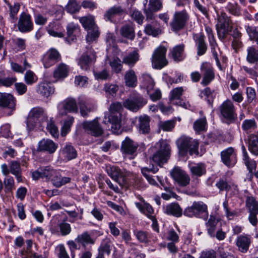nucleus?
Returning <instances> with one entry per match:
<instances>
[{
    "mask_svg": "<svg viewBox=\"0 0 258 258\" xmlns=\"http://www.w3.org/2000/svg\"><path fill=\"white\" fill-rule=\"evenodd\" d=\"M252 242V237L247 234H242L237 237L235 241V245L239 251L242 253H246Z\"/></svg>",
    "mask_w": 258,
    "mask_h": 258,
    "instance_id": "obj_17",
    "label": "nucleus"
},
{
    "mask_svg": "<svg viewBox=\"0 0 258 258\" xmlns=\"http://www.w3.org/2000/svg\"><path fill=\"white\" fill-rule=\"evenodd\" d=\"M207 122L206 117H203L195 121L194 123V128L197 132L206 131Z\"/></svg>",
    "mask_w": 258,
    "mask_h": 258,
    "instance_id": "obj_53",
    "label": "nucleus"
},
{
    "mask_svg": "<svg viewBox=\"0 0 258 258\" xmlns=\"http://www.w3.org/2000/svg\"><path fill=\"white\" fill-rule=\"evenodd\" d=\"M37 92L42 96L48 97V82L47 81L42 82L38 84Z\"/></svg>",
    "mask_w": 258,
    "mask_h": 258,
    "instance_id": "obj_64",
    "label": "nucleus"
},
{
    "mask_svg": "<svg viewBox=\"0 0 258 258\" xmlns=\"http://www.w3.org/2000/svg\"><path fill=\"white\" fill-rule=\"evenodd\" d=\"M80 6L76 0H69L66 6V11L71 14H74L79 12L81 9Z\"/></svg>",
    "mask_w": 258,
    "mask_h": 258,
    "instance_id": "obj_51",
    "label": "nucleus"
},
{
    "mask_svg": "<svg viewBox=\"0 0 258 258\" xmlns=\"http://www.w3.org/2000/svg\"><path fill=\"white\" fill-rule=\"evenodd\" d=\"M26 124L29 131H32L36 128L42 130L45 126L48 131V122L46 109L39 106L32 108L28 115Z\"/></svg>",
    "mask_w": 258,
    "mask_h": 258,
    "instance_id": "obj_1",
    "label": "nucleus"
},
{
    "mask_svg": "<svg viewBox=\"0 0 258 258\" xmlns=\"http://www.w3.org/2000/svg\"><path fill=\"white\" fill-rule=\"evenodd\" d=\"M140 55L137 50L130 52L122 58V63L130 67H134L139 61Z\"/></svg>",
    "mask_w": 258,
    "mask_h": 258,
    "instance_id": "obj_31",
    "label": "nucleus"
},
{
    "mask_svg": "<svg viewBox=\"0 0 258 258\" xmlns=\"http://www.w3.org/2000/svg\"><path fill=\"white\" fill-rule=\"evenodd\" d=\"M225 10L229 13L236 17H239L241 15V7L237 3H228L225 7Z\"/></svg>",
    "mask_w": 258,
    "mask_h": 258,
    "instance_id": "obj_47",
    "label": "nucleus"
},
{
    "mask_svg": "<svg viewBox=\"0 0 258 258\" xmlns=\"http://www.w3.org/2000/svg\"><path fill=\"white\" fill-rule=\"evenodd\" d=\"M24 79L25 82L28 85H32L38 81V77L36 75L30 70L26 71Z\"/></svg>",
    "mask_w": 258,
    "mask_h": 258,
    "instance_id": "obj_57",
    "label": "nucleus"
},
{
    "mask_svg": "<svg viewBox=\"0 0 258 258\" xmlns=\"http://www.w3.org/2000/svg\"><path fill=\"white\" fill-rule=\"evenodd\" d=\"M147 103V100L143 97L138 95L126 99L123 102V106L133 112H137Z\"/></svg>",
    "mask_w": 258,
    "mask_h": 258,
    "instance_id": "obj_14",
    "label": "nucleus"
},
{
    "mask_svg": "<svg viewBox=\"0 0 258 258\" xmlns=\"http://www.w3.org/2000/svg\"><path fill=\"white\" fill-rule=\"evenodd\" d=\"M219 220L213 215H210L208 221L206 223V226L208 234L211 237H215V232L216 230V226L218 224Z\"/></svg>",
    "mask_w": 258,
    "mask_h": 258,
    "instance_id": "obj_35",
    "label": "nucleus"
},
{
    "mask_svg": "<svg viewBox=\"0 0 258 258\" xmlns=\"http://www.w3.org/2000/svg\"><path fill=\"white\" fill-rule=\"evenodd\" d=\"M18 30L22 33L30 32L33 29V24L30 15L25 12L22 13L18 22Z\"/></svg>",
    "mask_w": 258,
    "mask_h": 258,
    "instance_id": "obj_16",
    "label": "nucleus"
},
{
    "mask_svg": "<svg viewBox=\"0 0 258 258\" xmlns=\"http://www.w3.org/2000/svg\"><path fill=\"white\" fill-rule=\"evenodd\" d=\"M183 214L190 218L195 217L207 220L209 215L208 207L202 201H195L184 209Z\"/></svg>",
    "mask_w": 258,
    "mask_h": 258,
    "instance_id": "obj_6",
    "label": "nucleus"
},
{
    "mask_svg": "<svg viewBox=\"0 0 258 258\" xmlns=\"http://www.w3.org/2000/svg\"><path fill=\"white\" fill-rule=\"evenodd\" d=\"M222 162L227 166H233L237 161L236 154L232 147H229L221 152Z\"/></svg>",
    "mask_w": 258,
    "mask_h": 258,
    "instance_id": "obj_20",
    "label": "nucleus"
},
{
    "mask_svg": "<svg viewBox=\"0 0 258 258\" xmlns=\"http://www.w3.org/2000/svg\"><path fill=\"white\" fill-rule=\"evenodd\" d=\"M158 171V168L153 166L152 168H148L147 167H144L141 169V172L143 176L146 178L148 182L152 185L158 186L157 182L153 178V176L149 175V172H152L153 173H156Z\"/></svg>",
    "mask_w": 258,
    "mask_h": 258,
    "instance_id": "obj_38",
    "label": "nucleus"
},
{
    "mask_svg": "<svg viewBox=\"0 0 258 258\" xmlns=\"http://www.w3.org/2000/svg\"><path fill=\"white\" fill-rule=\"evenodd\" d=\"M175 122L173 119L161 121L159 124V128L164 132H170L174 128Z\"/></svg>",
    "mask_w": 258,
    "mask_h": 258,
    "instance_id": "obj_59",
    "label": "nucleus"
},
{
    "mask_svg": "<svg viewBox=\"0 0 258 258\" xmlns=\"http://www.w3.org/2000/svg\"><path fill=\"white\" fill-rule=\"evenodd\" d=\"M33 242L31 239H28L26 241V246L20 250L19 252L22 258H46L44 257L42 255H39L34 252L32 250Z\"/></svg>",
    "mask_w": 258,
    "mask_h": 258,
    "instance_id": "obj_21",
    "label": "nucleus"
},
{
    "mask_svg": "<svg viewBox=\"0 0 258 258\" xmlns=\"http://www.w3.org/2000/svg\"><path fill=\"white\" fill-rule=\"evenodd\" d=\"M257 127V123L254 118L245 119L241 124L242 130L247 134L254 132Z\"/></svg>",
    "mask_w": 258,
    "mask_h": 258,
    "instance_id": "obj_40",
    "label": "nucleus"
},
{
    "mask_svg": "<svg viewBox=\"0 0 258 258\" xmlns=\"http://www.w3.org/2000/svg\"><path fill=\"white\" fill-rule=\"evenodd\" d=\"M82 126L87 134L92 136L98 137L103 134V129L97 119L92 121H85L83 122Z\"/></svg>",
    "mask_w": 258,
    "mask_h": 258,
    "instance_id": "obj_13",
    "label": "nucleus"
},
{
    "mask_svg": "<svg viewBox=\"0 0 258 258\" xmlns=\"http://www.w3.org/2000/svg\"><path fill=\"white\" fill-rule=\"evenodd\" d=\"M109 60V63L111 67L112 70L116 73H119L121 72L122 68V61L118 57L114 58L112 60H109L108 57L106 61Z\"/></svg>",
    "mask_w": 258,
    "mask_h": 258,
    "instance_id": "obj_56",
    "label": "nucleus"
},
{
    "mask_svg": "<svg viewBox=\"0 0 258 258\" xmlns=\"http://www.w3.org/2000/svg\"><path fill=\"white\" fill-rule=\"evenodd\" d=\"M62 154L68 160L74 159L77 157V152L74 147L70 144L67 143L62 149Z\"/></svg>",
    "mask_w": 258,
    "mask_h": 258,
    "instance_id": "obj_33",
    "label": "nucleus"
},
{
    "mask_svg": "<svg viewBox=\"0 0 258 258\" xmlns=\"http://www.w3.org/2000/svg\"><path fill=\"white\" fill-rule=\"evenodd\" d=\"M79 21L86 30L97 27L95 22V18L91 15L80 17Z\"/></svg>",
    "mask_w": 258,
    "mask_h": 258,
    "instance_id": "obj_36",
    "label": "nucleus"
},
{
    "mask_svg": "<svg viewBox=\"0 0 258 258\" xmlns=\"http://www.w3.org/2000/svg\"><path fill=\"white\" fill-rule=\"evenodd\" d=\"M151 150L153 153L152 160L160 167L169 159L171 148L166 140H160L155 144Z\"/></svg>",
    "mask_w": 258,
    "mask_h": 258,
    "instance_id": "obj_2",
    "label": "nucleus"
},
{
    "mask_svg": "<svg viewBox=\"0 0 258 258\" xmlns=\"http://www.w3.org/2000/svg\"><path fill=\"white\" fill-rule=\"evenodd\" d=\"M125 12V9L120 6H114L106 11L104 15L105 21L112 22V19L117 16H121Z\"/></svg>",
    "mask_w": 258,
    "mask_h": 258,
    "instance_id": "obj_26",
    "label": "nucleus"
},
{
    "mask_svg": "<svg viewBox=\"0 0 258 258\" xmlns=\"http://www.w3.org/2000/svg\"><path fill=\"white\" fill-rule=\"evenodd\" d=\"M3 188L5 194L12 193L15 189V182L14 178L12 176H7L4 178Z\"/></svg>",
    "mask_w": 258,
    "mask_h": 258,
    "instance_id": "obj_41",
    "label": "nucleus"
},
{
    "mask_svg": "<svg viewBox=\"0 0 258 258\" xmlns=\"http://www.w3.org/2000/svg\"><path fill=\"white\" fill-rule=\"evenodd\" d=\"M245 30L251 41L255 42L258 45V30L255 26H245Z\"/></svg>",
    "mask_w": 258,
    "mask_h": 258,
    "instance_id": "obj_50",
    "label": "nucleus"
},
{
    "mask_svg": "<svg viewBox=\"0 0 258 258\" xmlns=\"http://www.w3.org/2000/svg\"><path fill=\"white\" fill-rule=\"evenodd\" d=\"M16 102V99L13 95L0 92V107L14 109Z\"/></svg>",
    "mask_w": 258,
    "mask_h": 258,
    "instance_id": "obj_23",
    "label": "nucleus"
},
{
    "mask_svg": "<svg viewBox=\"0 0 258 258\" xmlns=\"http://www.w3.org/2000/svg\"><path fill=\"white\" fill-rule=\"evenodd\" d=\"M174 180L181 186H185L189 183L190 177L186 172L178 167L174 168L171 172Z\"/></svg>",
    "mask_w": 258,
    "mask_h": 258,
    "instance_id": "obj_19",
    "label": "nucleus"
},
{
    "mask_svg": "<svg viewBox=\"0 0 258 258\" xmlns=\"http://www.w3.org/2000/svg\"><path fill=\"white\" fill-rule=\"evenodd\" d=\"M75 240L84 247L88 244L92 245L94 244L95 243V239L92 237L91 235L87 231L84 232L81 234H79L76 238Z\"/></svg>",
    "mask_w": 258,
    "mask_h": 258,
    "instance_id": "obj_32",
    "label": "nucleus"
},
{
    "mask_svg": "<svg viewBox=\"0 0 258 258\" xmlns=\"http://www.w3.org/2000/svg\"><path fill=\"white\" fill-rule=\"evenodd\" d=\"M78 104L80 106L81 114L84 117L88 116L89 113L94 109L93 106L87 104L83 99H80Z\"/></svg>",
    "mask_w": 258,
    "mask_h": 258,
    "instance_id": "obj_45",
    "label": "nucleus"
},
{
    "mask_svg": "<svg viewBox=\"0 0 258 258\" xmlns=\"http://www.w3.org/2000/svg\"><path fill=\"white\" fill-rule=\"evenodd\" d=\"M142 83L145 87L146 88L148 93H149V91L152 90L155 85V83L154 80L150 76V75L144 74L142 75Z\"/></svg>",
    "mask_w": 258,
    "mask_h": 258,
    "instance_id": "obj_54",
    "label": "nucleus"
},
{
    "mask_svg": "<svg viewBox=\"0 0 258 258\" xmlns=\"http://www.w3.org/2000/svg\"><path fill=\"white\" fill-rule=\"evenodd\" d=\"M184 49L185 45L184 44L177 45L170 50L169 56L176 62L181 61L186 57Z\"/></svg>",
    "mask_w": 258,
    "mask_h": 258,
    "instance_id": "obj_22",
    "label": "nucleus"
},
{
    "mask_svg": "<svg viewBox=\"0 0 258 258\" xmlns=\"http://www.w3.org/2000/svg\"><path fill=\"white\" fill-rule=\"evenodd\" d=\"M87 35L86 37L87 42L91 43L96 41L99 36L100 32L98 26L87 30Z\"/></svg>",
    "mask_w": 258,
    "mask_h": 258,
    "instance_id": "obj_52",
    "label": "nucleus"
},
{
    "mask_svg": "<svg viewBox=\"0 0 258 258\" xmlns=\"http://www.w3.org/2000/svg\"><path fill=\"white\" fill-rule=\"evenodd\" d=\"M201 70L203 75L201 84L207 86L215 78V73L213 67L208 62H204L201 66Z\"/></svg>",
    "mask_w": 258,
    "mask_h": 258,
    "instance_id": "obj_18",
    "label": "nucleus"
},
{
    "mask_svg": "<svg viewBox=\"0 0 258 258\" xmlns=\"http://www.w3.org/2000/svg\"><path fill=\"white\" fill-rule=\"evenodd\" d=\"M190 170L192 175L200 177L206 172V166L204 164L200 163L190 167Z\"/></svg>",
    "mask_w": 258,
    "mask_h": 258,
    "instance_id": "obj_49",
    "label": "nucleus"
},
{
    "mask_svg": "<svg viewBox=\"0 0 258 258\" xmlns=\"http://www.w3.org/2000/svg\"><path fill=\"white\" fill-rule=\"evenodd\" d=\"M245 207L248 213V220L253 226L258 223V201L252 196H247L245 200Z\"/></svg>",
    "mask_w": 258,
    "mask_h": 258,
    "instance_id": "obj_9",
    "label": "nucleus"
},
{
    "mask_svg": "<svg viewBox=\"0 0 258 258\" xmlns=\"http://www.w3.org/2000/svg\"><path fill=\"white\" fill-rule=\"evenodd\" d=\"M32 176L33 179L34 180H38L39 178H42L46 181H48V169L47 168V167L38 168L37 170L32 172Z\"/></svg>",
    "mask_w": 258,
    "mask_h": 258,
    "instance_id": "obj_46",
    "label": "nucleus"
},
{
    "mask_svg": "<svg viewBox=\"0 0 258 258\" xmlns=\"http://www.w3.org/2000/svg\"><path fill=\"white\" fill-rule=\"evenodd\" d=\"M67 29L68 34L67 39L68 41L71 43L76 40V34L80 30L79 25L71 23L68 25Z\"/></svg>",
    "mask_w": 258,
    "mask_h": 258,
    "instance_id": "obj_39",
    "label": "nucleus"
},
{
    "mask_svg": "<svg viewBox=\"0 0 258 258\" xmlns=\"http://www.w3.org/2000/svg\"><path fill=\"white\" fill-rule=\"evenodd\" d=\"M96 53L92 48L89 49L80 56L78 60V64L81 69L88 70L93 63L96 61Z\"/></svg>",
    "mask_w": 258,
    "mask_h": 258,
    "instance_id": "obj_15",
    "label": "nucleus"
},
{
    "mask_svg": "<svg viewBox=\"0 0 258 258\" xmlns=\"http://www.w3.org/2000/svg\"><path fill=\"white\" fill-rule=\"evenodd\" d=\"M197 48V54L201 56L204 54L207 50V46L205 42V37L202 33L196 34L193 36Z\"/></svg>",
    "mask_w": 258,
    "mask_h": 258,
    "instance_id": "obj_24",
    "label": "nucleus"
},
{
    "mask_svg": "<svg viewBox=\"0 0 258 258\" xmlns=\"http://www.w3.org/2000/svg\"><path fill=\"white\" fill-rule=\"evenodd\" d=\"M68 66L63 63H61L54 71L53 76L57 79L64 78L68 76Z\"/></svg>",
    "mask_w": 258,
    "mask_h": 258,
    "instance_id": "obj_44",
    "label": "nucleus"
},
{
    "mask_svg": "<svg viewBox=\"0 0 258 258\" xmlns=\"http://www.w3.org/2000/svg\"><path fill=\"white\" fill-rule=\"evenodd\" d=\"M213 90H211L209 87H206L205 89L201 90L199 94L201 98L206 97L209 104H212L214 98Z\"/></svg>",
    "mask_w": 258,
    "mask_h": 258,
    "instance_id": "obj_58",
    "label": "nucleus"
},
{
    "mask_svg": "<svg viewBox=\"0 0 258 258\" xmlns=\"http://www.w3.org/2000/svg\"><path fill=\"white\" fill-rule=\"evenodd\" d=\"M144 32L148 35L157 37L162 32L160 23L158 21L153 22L151 24H148L145 26Z\"/></svg>",
    "mask_w": 258,
    "mask_h": 258,
    "instance_id": "obj_27",
    "label": "nucleus"
},
{
    "mask_svg": "<svg viewBox=\"0 0 258 258\" xmlns=\"http://www.w3.org/2000/svg\"><path fill=\"white\" fill-rule=\"evenodd\" d=\"M189 19V16L185 10L176 12L169 24L171 30L177 33L185 27Z\"/></svg>",
    "mask_w": 258,
    "mask_h": 258,
    "instance_id": "obj_7",
    "label": "nucleus"
},
{
    "mask_svg": "<svg viewBox=\"0 0 258 258\" xmlns=\"http://www.w3.org/2000/svg\"><path fill=\"white\" fill-rule=\"evenodd\" d=\"M138 147L139 145L137 142L127 137L122 142L120 150L124 157L133 159L136 155Z\"/></svg>",
    "mask_w": 258,
    "mask_h": 258,
    "instance_id": "obj_12",
    "label": "nucleus"
},
{
    "mask_svg": "<svg viewBox=\"0 0 258 258\" xmlns=\"http://www.w3.org/2000/svg\"><path fill=\"white\" fill-rule=\"evenodd\" d=\"M248 149L255 156H258V132L250 134L247 137Z\"/></svg>",
    "mask_w": 258,
    "mask_h": 258,
    "instance_id": "obj_28",
    "label": "nucleus"
},
{
    "mask_svg": "<svg viewBox=\"0 0 258 258\" xmlns=\"http://www.w3.org/2000/svg\"><path fill=\"white\" fill-rule=\"evenodd\" d=\"M63 108L69 112H77L78 107L76 101L73 98L69 97L62 102Z\"/></svg>",
    "mask_w": 258,
    "mask_h": 258,
    "instance_id": "obj_42",
    "label": "nucleus"
},
{
    "mask_svg": "<svg viewBox=\"0 0 258 258\" xmlns=\"http://www.w3.org/2000/svg\"><path fill=\"white\" fill-rule=\"evenodd\" d=\"M166 52V48L162 46H160L154 50L151 57L152 66L153 68L160 70L167 65Z\"/></svg>",
    "mask_w": 258,
    "mask_h": 258,
    "instance_id": "obj_8",
    "label": "nucleus"
},
{
    "mask_svg": "<svg viewBox=\"0 0 258 258\" xmlns=\"http://www.w3.org/2000/svg\"><path fill=\"white\" fill-rule=\"evenodd\" d=\"M105 170L108 175L120 185L123 186L125 184L127 173L124 170L110 164L106 165Z\"/></svg>",
    "mask_w": 258,
    "mask_h": 258,
    "instance_id": "obj_11",
    "label": "nucleus"
},
{
    "mask_svg": "<svg viewBox=\"0 0 258 258\" xmlns=\"http://www.w3.org/2000/svg\"><path fill=\"white\" fill-rule=\"evenodd\" d=\"M10 17L12 23H15L17 20V15L18 13L20 6L19 3H15L13 6L9 4Z\"/></svg>",
    "mask_w": 258,
    "mask_h": 258,
    "instance_id": "obj_62",
    "label": "nucleus"
},
{
    "mask_svg": "<svg viewBox=\"0 0 258 258\" xmlns=\"http://www.w3.org/2000/svg\"><path fill=\"white\" fill-rule=\"evenodd\" d=\"M140 200L142 201L143 203L136 202L135 205L140 212L146 215L149 219H150V217H155L152 215L154 213V210L152 206L149 204L145 202L143 198L141 197Z\"/></svg>",
    "mask_w": 258,
    "mask_h": 258,
    "instance_id": "obj_30",
    "label": "nucleus"
},
{
    "mask_svg": "<svg viewBox=\"0 0 258 258\" xmlns=\"http://www.w3.org/2000/svg\"><path fill=\"white\" fill-rule=\"evenodd\" d=\"M221 116L226 120L234 121L237 118V113L233 102L226 99L222 102L219 107Z\"/></svg>",
    "mask_w": 258,
    "mask_h": 258,
    "instance_id": "obj_10",
    "label": "nucleus"
},
{
    "mask_svg": "<svg viewBox=\"0 0 258 258\" xmlns=\"http://www.w3.org/2000/svg\"><path fill=\"white\" fill-rule=\"evenodd\" d=\"M120 35L126 39L133 40L135 37V29L133 26L125 24L122 26L120 29Z\"/></svg>",
    "mask_w": 258,
    "mask_h": 258,
    "instance_id": "obj_34",
    "label": "nucleus"
},
{
    "mask_svg": "<svg viewBox=\"0 0 258 258\" xmlns=\"http://www.w3.org/2000/svg\"><path fill=\"white\" fill-rule=\"evenodd\" d=\"M246 60L250 63L258 61V50L254 46L248 47L247 49Z\"/></svg>",
    "mask_w": 258,
    "mask_h": 258,
    "instance_id": "obj_48",
    "label": "nucleus"
},
{
    "mask_svg": "<svg viewBox=\"0 0 258 258\" xmlns=\"http://www.w3.org/2000/svg\"><path fill=\"white\" fill-rule=\"evenodd\" d=\"M163 212L168 215H171L175 217H180L182 213V209L177 203H172L163 207Z\"/></svg>",
    "mask_w": 258,
    "mask_h": 258,
    "instance_id": "obj_25",
    "label": "nucleus"
},
{
    "mask_svg": "<svg viewBox=\"0 0 258 258\" xmlns=\"http://www.w3.org/2000/svg\"><path fill=\"white\" fill-rule=\"evenodd\" d=\"M110 245L111 243L109 240H104L98 248V254H102L103 255L106 254L109 255L111 251Z\"/></svg>",
    "mask_w": 258,
    "mask_h": 258,
    "instance_id": "obj_60",
    "label": "nucleus"
},
{
    "mask_svg": "<svg viewBox=\"0 0 258 258\" xmlns=\"http://www.w3.org/2000/svg\"><path fill=\"white\" fill-rule=\"evenodd\" d=\"M218 23L216 24V30L219 38L220 40L225 39L226 36L232 32L233 26L231 17L227 14L222 12L218 15Z\"/></svg>",
    "mask_w": 258,
    "mask_h": 258,
    "instance_id": "obj_5",
    "label": "nucleus"
},
{
    "mask_svg": "<svg viewBox=\"0 0 258 258\" xmlns=\"http://www.w3.org/2000/svg\"><path fill=\"white\" fill-rule=\"evenodd\" d=\"M51 28L49 29V35L55 37L61 38L63 37L64 35L62 33V28L59 22H57L55 24H52L51 26Z\"/></svg>",
    "mask_w": 258,
    "mask_h": 258,
    "instance_id": "obj_55",
    "label": "nucleus"
},
{
    "mask_svg": "<svg viewBox=\"0 0 258 258\" xmlns=\"http://www.w3.org/2000/svg\"><path fill=\"white\" fill-rule=\"evenodd\" d=\"M126 86L129 87H135L137 85V76L133 70H129L124 75Z\"/></svg>",
    "mask_w": 258,
    "mask_h": 258,
    "instance_id": "obj_37",
    "label": "nucleus"
},
{
    "mask_svg": "<svg viewBox=\"0 0 258 258\" xmlns=\"http://www.w3.org/2000/svg\"><path fill=\"white\" fill-rule=\"evenodd\" d=\"M122 109L121 103H112L109 112L105 114V119H107V121L111 124V128L114 133H117L120 128V112Z\"/></svg>",
    "mask_w": 258,
    "mask_h": 258,
    "instance_id": "obj_3",
    "label": "nucleus"
},
{
    "mask_svg": "<svg viewBox=\"0 0 258 258\" xmlns=\"http://www.w3.org/2000/svg\"><path fill=\"white\" fill-rule=\"evenodd\" d=\"M138 127L140 133L143 134H147L150 133V118L147 115L140 116L138 119Z\"/></svg>",
    "mask_w": 258,
    "mask_h": 258,
    "instance_id": "obj_29",
    "label": "nucleus"
},
{
    "mask_svg": "<svg viewBox=\"0 0 258 258\" xmlns=\"http://www.w3.org/2000/svg\"><path fill=\"white\" fill-rule=\"evenodd\" d=\"M74 121V118L72 116L69 117L64 122L63 126L61 127V135L64 137L70 131L71 127L73 124Z\"/></svg>",
    "mask_w": 258,
    "mask_h": 258,
    "instance_id": "obj_61",
    "label": "nucleus"
},
{
    "mask_svg": "<svg viewBox=\"0 0 258 258\" xmlns=\"http://www.w3.org/2000/svg\"><path fill=\"white\" fill-rule=\"evenodd\" d=\"M183 92V89L182 87L173 89L170 92V101L174 102L175 100L178 101L180 100Z\"/></svg>",
    "mask_w": 258,
    "mask_h": 258,
    "instance_id": "obj_63",
    "label": "nucleus"
},
{
    "mask_svg": "<svg viewBox=\"0 0 258 258\" xmlns=\"http://www.w3.org/2000/svg\"><path fill=\"white\" fill-rule=\"evenodd\" d=\"M134 234L138 240L141 243L148 244L150 241L151 235L147 231L136 229L134 231Z\"/></svg>",
    "mask_w": 258,
    "mask_h": 258,
    "instance_id": "obj_43",
    "label": "nucleus"
},
{
    "mask_svg": "<svg viewBox=\"0 0 258 258\" xmlns=\"http://www.w3.org/2000/svg\"><path fill=\"white\" fill-rule=\"evenodd\" d=\"M180 154L184 155L188 152L190 155L199 154L198 140L186 136H181L176 141Z\"/></svg>",
    "mask_w": 258,
    "mask_h": 258,
    "instance_id": "obj_4",
    "label": "nucleus"
}]
</instances>
